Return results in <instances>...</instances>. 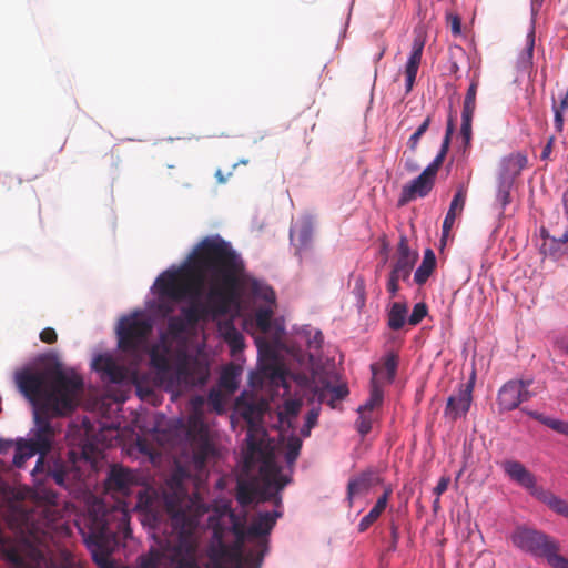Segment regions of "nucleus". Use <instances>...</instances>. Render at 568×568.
Instances as JSON below:
<instances>
[{
    "label": "nucleus",
    "mask_w": 568,
    "mask_h": 568,
    "mask_svg": "<svg viewBox=\"0 0 568 568\" xmlns=\"http://www.w3.org/2000/svg\"><path fill=\"white\" fill-rule=\"evenodd\" d=\"M20 392L33 406L34 426L26 439L39 455L32 474L45 473L48 465L57 457L47 455L55 437L61 433L60 424L53 418L68 416L78 407L84 390L83 378L73 369L67 371L60 364L43 368H23L16 374Z\"/></svg>",
    "instance_id": "1"
},
{
    "label": "nucleus",
    "mask_w": 568,
    "mask_h": 568,
    "mask_svg": "<svg viewBox=\"0 0 568 568\" xmlns=\"http://www.w3.org/2000/svg\"><path fill=\"white\" fill-rule=\"evenodd\" d=\"M245 264L231 243L220 235L203 239L187 263L176 271H165L155 282L161 298L181 302L197 298L204 282L210 283L209 298L223 313L233 296L235 274H244Z\"/></svg>",
    "instance_id": "2"
},
{
    "label": "nucleus",
    "mask_w": 568,
    "mask_h": 568,
    "mask_svg": "<svg viewBox=\"0 0 568 568\" xmlns=\"http://www.w3.org/2000/svg\"><path fill=\"white\" fill-rule=\"evenodd\" d=\"M281 508L257 513L246 527L245 514L227 509L213 527L215 542L209 549L211 568H260L268 550L270 535Z\"/></svg>",
    "instance_id": "3"
},
{
    "label": "nucleus",
    "mask_w": 568,
    "mask_h": 568,
    "mask_svg": "<svg viewBox=\"0 0 568 568\" xmlns=\"http://www.w3.org/2000/svg\"><path fill=\"white\" fill-rule=\"evenodd\" d=\"M165 504L175 534L140 556V568H200L195 535L199 516L193 510L191 500L178 487L174 496L165 498Z\"/></svg>",
    "instance_id": "4"
},
{
    "label": "nucleus",
    "mask_w": 568,
    "mask_h": 568,
    "mask_svg": "<svg viewBox=\"0 0 568 568\" xmlns=\"http://www.w3.org/2000/svg\"><path fill=\"white\" fill-rule=\"evenodd\" d=\"M258 467L260 481L240 480L236 487V500L243 507L253 503L260 504L272 501L276 508L282 507L281 491L290 483V477L282 474L281 467L276 464L274 454L265 456H253L251 460L247 453L244 454V470L250 473Z\"/></svg>",
    "instance_id": "5"
},
{
    "label": "nucleus",
    "mask_w": 568,
    "mask_h": 568,
    "mask_svg": "<svg viewBox=\"0 0 568 568\" xmlns=\"http://www.w3.org/2000/svg\"><path fill=\"white\" fill-rule=\"evenodd\" d=\"M98 454L99 450L92 443H85L79 449H70L65 457L59 455L52 459L48 465V477L65 490H78L84 477L80 463H93Z\"/></svg>",
    "instance_id": "6"
},
{
    "label": "nucleus",
    "mask_w": 568,
    "mask_h": 568,
    "mask_svg": "<svg viewBox=\"0 0 568 568\" xmlns=\"http://www.w3.org/2000/svg\"><path fill=\"white\" fill-rule=\"evenodd\" d=\"M510 539L516 548L534 557L545 558L552 568H568V559L559 555L558 541L547 534L527 526H517Z\"/></svg>",
    "instance_id": "7"
},
{
    "label": "nucleus",
    "mask_w": 568,
    "mask_h": 568,
    "mask_svg": "<svg viewBox=\"0 0 568 568\" xmlns=\"http://www.w3.org/2000/svg\"><path fill=\"white\" fill-rule=\"evenodd\" d=\"M80 531L98 567L115 568L110 560V550L115 539V531L109 524V515L90 513L85 518L84 527L80 528Z\"/></svg>",
    "instance_id": "8"
},
{
    "label": "nucleus",
    "mask_w": 568,
    "mask_h": 568,
    "mask_svg": "<svg viewBox=\"0 0 568 568\" xmlns=\"http://www.w3.org/2000/svg\"><path fill=\"white\" fill-rule=\"evenodd\" d=\"M455 131V119L453 114L448 116L445 136L440 150L433 162L427 165L424 171L415 178L409 184L402 189L399 204H406L416 197H425L429 194L435 184V179L439 168L442 166L449 149L450 139Z\"/></svg>",
    "instance_id": "9"
},
{
    "label": "nucleus",
    "mask_w": 568,
    "mask_h": 568,
    "mask_svg": "<svg viewBox=\"0 0 568 568\" xmlns=\"http://www.w3.org/2000/svg\"><path fill=\"white\" fill-rule=\"evenodd\" d=\"M500 465L505 474L513 481L531 490V494L551 510L568 518V503L549 490L537 488L535 476L520 462L507 459Z\"/></svg>",
    "instance_id": "10"
},
{
    "label": "nucleus",
    "mask_w": 568,
    "mask_h": 568,
    "mask_svg": "<svg viewBox=\"0 0 568 568\" xmlns=\"http://www.w3.org/2000/svg\"><path fill=\"white\" fill-rule=\"evenodd\" d=\"M263 414V403H247L241 408V416L247 424L245 453H247L248 460L253 456L263 457L265 454H273L268 446L264 444L266 432L262 426Z\"/></svg>",
    "instance_id": "11"
},
{
    "label": "nucleus",
    "mask_w": 568,
    "mask_h": 568,
    "mask_svg": "<svg viewBox=\"0 0 568 568\" xmlns=\"http://www.w3.org/2000/svg\"><path fill=\"white\" fill-rule=\"evenodd\" d=\"M152 323L140 314L123 317L118 326L119 348L128 353L140 351L152 332Z\"/></svg>",
    "instance_id": "12"
},
{
    "label": "nucleus",
    "mask_w": 568,
    "mask_h": 568,
    "mask_svg": "<svg viewBox=\"0 0 568 568\" xmlns=\"http://www.w3.org/2000/svg\"><path fill=\"white\" fill-rule=\"evenodd\" d=\"M242 277H243V274H235V286L233 288V296H232L231 301L227 303L225 312L220 313L214 310V305L209 298V293L206 294V303L205 304H203V305L196 304V305H192L190 307H184L182 310L181 317L185 320L186 326L194 325L201 318H204L209 315H211L212 317H219V316L226 315L230 312L232 305L236 304L239 301Z\"/></svg>",
    "instance_id": "13"
},
{
    "label": "nucleus",
    "mask_w": 568,
    "mask_h": 568,
    "mask_svg": "<svg viewBox=\"0 0 568 568\" xmlns=\"http://www.w3.org/2000/svg\"><path fill=\"white\" fill-rule=\"evenodd\" d=\"M92 368L98 372L101 379L112 384H122L131 379L130 369L119 363L111 354H99L92 361Z\"/></svg>",
    "instance_id": "14"
},
{
    "label": "nucleus",
    "mask_w": 568,
    "mask_h": 568,
    "mask_svg": "<svg viewBox=\"0 0 568 568\" xmlns=\"http://www.w3.org/2000/svg\"><path fill=\"white\" fill-rule=\"evenodd\" d=\"M531 381H509L498 392L497 402L503 410H513L517 408L520 403L528 400L531 394L528 387Z\"/></svg>",
    "instance_id": "15"
},
{
    "label": "nucleus",
    "mask_w": 568,
    "mask_h": 568,
    "mask_svg": "<svg viewBox=\"0 0 568 568\" xmlns=\"http://www.w3.org/2000/svg\"><path fill=\"white\" fill-rule=\"evenodd\" d=\"M473 400V384H460L456 394L447 398L444 416L452 422L467 415Z\"/></svg>",
    "instance_id": "16"
},
{
    "label": "nucleus",
    "mask_w": 568,
    "mask_h": 568,
    "mask_svg": "<svg viewBox=\"0 0 568 568\" xmlns=\"http://www.w3.org/2000/svg\"><path fill=\"white\" fill-rule=\"evenodd\" d=\"M136 484L135 474L122 466L113 465L105 479V488L108 491L118 493L121 495H128L133 485Z\"/></svg>",
    "instance_id": "17"
},
{
    "label": "nucleus",
    "mask_w": 568,
    "mask_h": 568,
    "mask_svg": "<svg viewBox=\"0 0 568 568\" xmlns=\"http://www.w3.org/2000/svg\"><path fill=\"white\" fill-rule=\"evenodd\" d=\"M163 379L168 381V387L170 389L178 392L197 384L193 368L185 362L178 364L174 369L170 368L166 377H163Z\"/></svg>",
    "instance_id": "18"
},
{
    "label": "nucleus",
    "mask_w": 568,
    "mask_h": 568,
    "mask_svg": "<svg viewBox=\"0 0 568 568\" xmlns=\"http://www.w3.org/2000/svg\"><path fill=\"white\" fill-rule=\"evenodd\" d=\"M425 47V37L422 33L415 36L412 52L408 57V61L405 68L406 77V91L409 92L413 89L418 68L420 65L423 50Z\"/></svg>",
    "instance_id": "19"
},
{
    "label": "nucleus",
    "mask_w": 568,
    "mask_h": 568,
    "mask_svg": "<svg viewBox=\"0 0 568 568\" xmlns=\"http://www.w3.org/2000/svg\"><path fill=\"white\" fill-rule=\"evenodd\" d=\"M416 260L417 254L410 251L407 239L402 236L397 244V258L393 270L402 275L403 281H406L410 275Z\"/></svg>",
    "instance_id": "20"
},
{
    "label": "nucleus",
    "mask_w": 568,
    "mask_h": 568,
    "mask_svg": "<svg viewBox=\"0 0 568 568\" xmlns=\"http://www.w3.org/2000/svg\"><path fill=\"white\" fill-rule=\"evenodd\" d=\"M466 196H467V192L464 187H459L457 190V192L455 193V195L450 202L448 212L446 213V216L443 222L442 241H444L449 235V232L454 226L456 217L459 214H462L464 206H465Z\"/></svg>",
    "instance_id": "21"
},
{
    "label": "nucleus",
    "mask_w": 568,
    "mask_h": 568,
    "mask_svg": "<svg viewBox=\"0 0 568 568\" xmlns=\"http://www.w3.org/2000/svg\"><path fill=\"white\" fill-rule=\"evenodd\" d=\"M0 550L2 557L14 568H27L18 544L0 529Z\"/></svg>",
    "instance_id": "22"
},
{
    "label": "nucleus",
    "mask_w": 568,
    "mask_h": 568,
    "mask_svg": "<svg viewBox=\"0 0 568 568\" xmlns=\"http://www.w3.org/2000/svg\"><path fill=\"white\" fill-rule=\"evenodd\" d=\"M373 486V474L371 471H363L348 480L346 499L348 506L353 505L356 496L365 495Z\"/></svg>",
    "instance_id": "23"
},
{
    "label": "nucleus",
    "mask_w": 568,
    "mask_h": 568,
    "mask_svg": "<svg viewBox=\"0 0 568 568\" xmlns=\"http://www.w3.org/2000/svg\"><path fill=\"white\" fill-rule=\"evenodd\" d=\"M392 495V489H386L381 497H378L376 504L374 507L369 510L367 515H365L359 524H358V530L361 532L366 531L382 515V513L385 510L388 499Z\"/></svg>",
    "instance_id": "24"
},
{
    "label": "nucleus",
    "mask_w": 568,
    "mask_h": 568,
    "mask_svg": "<svg viewBox=\"0 0 568 568\" xmlns=\"http://www.w3.org/2000/svg\"><path fill=\"white\" fill-rule=\"evenodd\" d=\"M214 452V446L207 438L201 437L196 440L193 446V464L195 469L202 471Z\"/></svg>",
    "instance_id": "25"
},
{
    "label": "nucleus",
    "mask_w": 568,
    "mask_h": 568,
    "mask_svg": "<svg viewBox=\"0 0 568 568\" xmlns=\"http://www.w3.org/2000/svg\"><path fill=\"white\" fill-rule=\"evenodd\" d=\"M302 402L298 399H287L280 408L277 416L278 423L282 427L293 428L294 419L300 414Z\"/></svg>",
    "instance_id": "26"
},
{
    "label": "nucleus",
    "mask_w": 568,
    "mask_h": 568,
    "mask_svg": "<svg viewBox=\"0 0 568 568\" xmlns=\"http://www.w3.org/2000/svg\"><path fill=\"white\" fill-rule=\"evenodd\" d=\"M169 352L170 351L168 346H153L150 351V364L159 372L162 378L166 377V374L171 368Z\"/></svg>",
    "instance_id": "27"
},
{
    "label": "nucleus",
    "mask_w": 568,
    "mask_h": 568,
    "mask_svg": "<svg viewBox=\"0 0 568 568\" xmlns=\"http://www.w3.org/2000/svg\"><path fill=\"white\" fill-rule=\"evenodd\" d=\"M436 266V256L433 250L427 248L424 253L422 264L418 266L414 274V281L418 285H423L427 282Z\"/></svg>",
    "instance_id": "28"
},
{
    "label": "nucleus",
    "mask_w": 568,
    "mask_h": 568,
    "mask_svg": "<svg viewBox=\"0 0 568 568\" xmlns=\"http://www.w3.org/2000/svg\"><path fill=\"white\" fill-rule=\"evenodd\" d=\"M408 307L406 303L394 302L387 314V324L392 331L400 329L407 317Z\"/></svg>",
    "instance_id": "29"
},
{
    "label": "nucleus",
    "mask_w": 568,
    "mask_h": 568,
    "mask_svg": "<svg viewBox=\"0 0 568 568\" xmlns=\"http://www.w3.org/2000/svg\"><path fill=\"white\" fill-rule=\"evenodd\" d=\"M373 378L371 381V394L369 398L358 407V409L371 413L374 408L378 407L383 403V389L376 382V366L372 365Z\"/></svg>",
    "instance_id": "30"
},
{
    "label": "nucleus",
    "mask_w": 568,
    "mask_h": 568,
    "mask_svg": "<svg viewBox=\"0 0 568 568\" xmlns=\"http://www.w3.org/2000/svg\"><path fill=\"white\" fill-rule=\"evenodd\" d=\"M546 253L554 257H559L568 253V230L559 237H547L542 244Z\"/></svg>",
    "instance_id": "31"
},
{
    "label": "nucleus",
    "mask_w": 568,
    "mask_h": 568,
    "mask_svg": "<svg viewBox=\"0 0 568 568\" xmlns=\"http://www.w3.org/2000/svg\"><path fill=\"white\" fill-rule=\"evenodd\" d=\"M248 288L255 297L265 301L268 305H275V292L271 286L253 278L248 282Z\"/></svg>",
    "instance_id": "32"
},
{
    "label": "nucleus",
    "mask_w": 568,
    "mask_h": 568,
    "mask_svg": "<svg viewBox=\"0 0 568 568\" xmlns=\"http://www.w3.org/2000/svg\"><path fill=\"white\" fill-rule=\"evenodd\" d=\"M37 454L38 452L26 439H20L17 443L16 453L13 456V465L17 468H22L26 462Z\"/></svg>",
    "instance_id": "33"
},
{
    "label": "nucleus",
    "mask_w": 568,
    "mask_h": 568,
    "mask_svg": "<svg viewBox=\"0 0 568 568\" xmlns=\"http://www.w3.org/2000/svg\"><path fill=\"white\" fill-rule=\"evenodd\" d=\"M274 314V305H266L255 311L254 320L257 328L262 333H267L271 328V321Z\"/></svg>",
    "instance_id": "34"
},
{
    "label": "nucleus",
    "mask_w": 568,
    "mask_h": 568,
    "mask_svg": "<svg viewBox=\"0 0 568 568\" xmlns=\"http://www.w3.org/2000/svg\"><path fill=\"white\" fill-rule=\"evenodd\" d=\"M239 375V371L235 366L231 365L225 367L220 376V386L231 393L234 392L237 388Z\"/></svg>",
    "instance_id": "35"
},
{
    "label": "nucleus",
    "mask_w": 568,
    "mask_h": 568,
    "mask_svg": "<svg viewBox=\"0 0 568 568\" xmlns=\"http://www.w3.org/2000/svg\"><path fill=\"white\" fill-rule=\"evenodd\" d=\"M529 416L548 426L552 430L568 436V422L550 418L537 412H529Z\"/></svg>",
    "instance_id": "36"
},
{
    "label": "nucleus",
    "mask_w": 568,
    "mask_h": 568,
    "mask_svg": "<svg viewBox=\"0 0 568 568\" xmlns=\"http://www.w3.org/2000/svg\"><path fill=\"white\" fill-rule=\"evenodd\" d=\"M224 338L229 343L233 352L243 349L244 337L232 324H227L225 326Z\"/></svg>",
    "instance_id": "37"
},
{
    "label": "nucleus",
    "mask_w": 568,
    "mask_h": 568,
    "mask_svg": "<svg viewBox=\"0 0 568 568\" xmlns=\"http://www.w3.org/2000/svg\"><path fill=\"white\" fill-rule=\"evenodd\" d=\"M477 88H478L477 81H471V83L466 92L465 99H464L462 114L474 115L475 110H476Z\"/></svg>",
    "instance_id": "38"
},
{
    "label": "nucleus",
    "mask_w": 568,
    "mask_h": 568,
    "mask_svg": "<svg viewBox=\"0 0 568 568\" xmlns=\"http://www.w3.org/2000/svg\"><path fill=\"white\" fill-rule=\"evenodd\" d=\"M432 122V116L428 115L426 119L422 122V124L417 128V130L409 136L407 141V145L410 149V151L415 152L420 138L425 134V132L429 129Z\"/></svg>",
    "instance_id": "39"
},
{
    "label": "nucleus",
    "mask_w": 568,
    "mask_h": 568,
    "mask_svg": "<svg viewBox=\"0 0 568 568\" xmlns=\"http://www.w3.org/2000/svg\"><path fill=\"white\" fill-rule=\"evenodd\" d=\"M302 448V440L296 437L292 436L288 438L286 444V452H285V460L287 464H294L300 455V450Z\"/></svg>",
    "instance_id": "40"
},
{
    "label": "nucleus",
    "mask_w": 568,
    "mask_h": 568,
    "mask_svg": "<svg viewBox=\"0 0 568 568\" xmlns=\"http://www.w3.org/2000/svg\"><path fill=\"white\" fill-rule=\"evenodd\" d=\"M265 374L270 377L273 384L286 387V372L283 366L277 364L270 365L265 368Z\"/></svg>",
    "instance_id": "41"
},
{
    "label": "nucleus",
    "mask_w": 568,
    "mask_h": 568,
    "mask_svg": "<svg viewBox=\"0 0 568 568\" xmlns=\"http://www.w3.org/2000/svg\"><path fill=\"white\" fill-rule=\"evenodd\" d=\"M186 322L181 316H171L168 320V333L174 338H178L186 331Z\"/></svg>",
    "instance_id": "42"
},
{
    "label": "nucleus",
    "mask_w": 568,
    "mask_h": 568,
    "mask_svg": "<svg viewBox=\"0 0 568 568\" xmlns=\"http://www.w3.org/2000/svg\"><path fill=\"white\" fill-rule=\"evenodd\" d=\"M358 419L356 420V429L364 437L372 430L373 418L371 413L358 409Z\"/></svg>",
    "instance_id": "43"
},
{
    "label": "nucleus",
    "mask_w": 568,
    "mask_h": 568,
    "mask_svg": "<svg viewBox=\"0 0 568 568\" xmlns=\"http://www.w3.org/2000/svg\"><path fill=\"white\" fill-rule=\"evenodd\" d=\"M506 162L508 170L514 174H518L527 165V156L520 153L513 154Z\"/></svg>",
    "instance_id": "44"
},
{
    "label": "nucleus",
    "mask_w": 568,
    "mask_h": 568,
    "mask_svg": "<svg viewBox=\"0 0 568 568\" xmlns=\"http://www.w3.org/2000/svg\"><path fill=\"white\" fill-rule=\"evenodd\" d=\"M473 118L474 115L462 114V126H460V135L465 142V145H468L473 135Z\"/></svg>",
    "instance_id": "45"
},
{
    "label": "nucleus",
    "mask_w": 568,
    "mask_h": 568,
    "mask_svg": "<svg viewBox=\"0 0 568 568\" xmlns=\"http://www.w3.org/2000/svg\"><path fill=\"white\" fill-rule=\"evenodd\" d=\"M427 305L425 303H417L414 305L413 312L408 317V323L413 326L418 325L427 315Z\"/></svg>",
    "instance_id": "46"
},
{
    "label": "nucleus",
    "mask_w": 568,
    "mask_h": 568,
    "mask_svg": "<svg viewBox=\"0 0 568 568\" xmlns=\"http://www.w3.org/2000/svg\"><path fill=\"white\" fill-rule=\"evenodd\" d=\"M398 366V356L395 354H388L384 359V369L386 371V377L388 382L395 378Z\"/></svg>",
    "instance_id": "47"
},
{
    "label": "nucleus",
    "mask_w": 568,
    "mask_h": 568,
    "mask_svg": "<svg viewBox=\"0 0 568 568\" xmlns=\"http://www.w3.org/2000/svg\"><path fill=\"white\" fill-rule=\"evenodd\" d=\"M567 109H560V106L557 105V102L554 99V101H552L554 126H555L556 132H558V133H561L564 130V124H565L564 112Z\"/></svg>",
    "instance_id": "48"
},
{
    "label": "nucleus",
    "mask_w": 568,
    "mask_h": 568,
    "mask_svg": "<svg viewBox=\"0 0 568 568\" xmlns=\"http://www.w3.org/2000/svg\"><path fill=\"white\" fill-rule=\"evenodd\" d=\"M318 418V412L316 409H311L306 415L305 426L302 430L304 436L310 435L311 428H313L316 425Z\"/></svg>",
    "instance_id": "49"
},
{
    "label": "nucleus",
    "mask_w": 568,
    "mask_h": 568,
    "mask_svg": "<svg viewBox=\"0 0 568 568\" xmlns=\"http://www.w3.org/2000/svg\"><path fill=\"white\" fill-rule=\"evenodd\" d=\"M40 339L47 344H53L58 339L57 332L52 327H45L40 333Z\"/></svg>",
    "instance_id": "50"
},
{
    "label": "nucleus",
    "mask_w": 568,
    "mask_h": 568,
    "mask_svg": "<svg viewBox=\"0 0 568 568\" xmlns=\"http://www.w3.org/2000/svg\"><path fill=\"white\" fill-rule=\"evenodd\" d=\"M497 197L501 207L505 209L511 201L509 186H500Z\"/></svg>",
    "instance_id": "51"
},
{
    "label": "nucleus",
    "mask_w": 568,
    "mask_h": 568,
    "mask_svg": "<svg viewBox=\"0 0 568 568\" xmlns=\"http://www.w3.org/2000/svg\"><path fill=\"white\" fill-rule=\"evenodd\" d=\"M332 393V399L341 400L346 397L348 389L345 385L334 386L329 389Z\"/></svg>",
    "instance_id": "52"
},
{
    "label": "nucleus",
    "mask_w": 568,
    "mask_h": 568,
    "mask_svg": "<svg viewBox=\"0 0 568 568\" xmlns=\"http://www.w3.org/2000/svg\"><path fill=\"white\" fill-rule=\"evenodd\" d=\"M118 528H123V535L124 537H129V535L131 534V530L129 528V517H128V514L125 511H121L120 513V519H119V525H118Z\"/></svg>",
    "instance_id": "53"
},
{
    "label": "nucleus",
    "mask_w": 568,
    "mask_h": 568,
    "mask_svg": "<svg viewBox=\"0 0 568 568\" xmlns=\"http://www.w3.org/2000/svg\"><path fill=\"white\" fill-rule=\"evenodd\" d=\"M449 481V477H440V479L438 480L437 485L434 488V494L436 496H440L442 494H444L448 488Z\"/></svg>",
    "instance_id": "54"
},
{
    "label": "nucleus",
    "mask_w": 568,
    "mask_h": 568,
    "mask_svg": "<svg viewBox=\"0 0 568 568\" xmlns=\"http://www.w3.org/2000/svg\"><path fill=\"white\" fill-rule=\"evenodd\" d=\"M554 143H555V136H549L546 145L544 146L542 149V152H541V160H547L549 159V155L550 153L552 152V148H554Z\"/></svg>",
    "instance_id": "55"
},
{
    "label": "nucleus",
    "mask_w": 568,
    "mask_h": 568,
    "mask_svg": "<svg viewBox=\"0 0 568 568\" xmlns=\"http://www.w3.org/2000/svg\"><path fill=\"white\" fill-rule=\"evenodd\" d=\"M323 344V334L322 332L317 331L314 335V337L308 342L310 347L320 349Z\"/></svg>",
    "instance_id": "56"
},
{
    "label": "nucleus",
    "mask_w": 568,
    "mask_h": 568,
    "mask_svg": "<svg viewBox=\"0 0 568 568\" xmlns=\"http://www.w3.org/2000/svg\"><path fill=\"white\" fill-rule=\"evenodd\" d=\"M390 531H392V546H390V548L395 549L396 545H397V541H398V538H399L398 527L395 524H392L390 525Z\"/></svg>",
    "instance_id": "57"
},
{
    "label": "nucleus",
    "mask_w": 568,
    "mask_h": 568,
    "mask_svg": "<svg viewBox=\"0 0 568 568\" xmlns=\"http://www.w3.org/2000/svg\"><path fill=\"white\" fill-rule=\"evenodd\" d=\"M310 239H311V231L308 227L305 226L300 231V240L303 245H306L308 243Z\"/></svg>",
    "instance_id": "58"
},
{
    "label": "nucleus",
    "mask_w": 568,
    "mask_h": 568,
    "mask_svg": "<svg viewBox=\"0 0 568 568\" xmlns=\"http://www.w3.org/2000/svg\"><path fill=\"white\" fill-rule=\"evenodd\" d=\"M387 291L389 292L392 297H395L399 291V283L388 281L387 282Z\"/></svg>",
    "instance_id": "59"
},
{
    "label": "nucleus",
    "mask_w": 568,
    "mask_h": 568,
    "mask_svg": "<svg viewBox=\"0 0 568 568\" xmlns=\"http://www.w3.org/2000/svg\"><path fill=\"white\" fill-rule=\"evenodd\" d=\"M452 31L454 34L460 33V19L457 16L452 19Z\"/></svg>",
    "instance_id": "60"
},
{
    "label": "nucleus",
    "mask_w": 568,
    "mask_h": 568,
    "mask_svg": "<svg viewBox=\"0 0 568 568\" xmlns=\"http://www.w3.org/2000/svg\"><path fill=\"white\" fill-rule=\"evenodd\" d=\"M400 280H402V275L399 273H397L396 271L392 270L388 281L399 283Z\"/></svg>",
    "instance_id": "61"
},
{
    "label": "nucleus",
    "mask_w": 568,
    "mask_h": 568,
    "mask_svg": "<svg viewBox=\"0 0 568 568\" xmlns=\"http://www.w3.org/2000/svg\"><path fill=\"white\" fill-rule=\"evenodd\" d=\"M11 446H12V442L0 439V452L3 453Z\"/></svg>",
    "instance_id": "62"
},
{
    "label": "nucleus",
    "mask_w": 568,
    "mask_h": 568,
    "mask_svg": "<svg viewBox=\"0 0 568 568\" xmlns=\"http://www.w3.org/2000/svg\"><path fill=\"white\" fill-rule=\"evenodd\" d=\"M160 310L164 313V314H169L173 311L172 306L168 305V304H164L162 303L160 305Z\"/></svg>",
    "instance_id": "63"
},
{
    "label": "nucleus",
    "mask_w": 568,
    "mask_h": 568,
    "mask_svg": "<svg viewBox=\"0 0 568 568\" xmlns=\"http://www.w3.org/2000/svg\"><path fill=\"white\" fill-rule=\"evenodd\" d=\"M405 165L409 172H414L418 169L417 164H415L414 162H410V161H407Z\"/></svg>",
    "instance_id": "64"
}]
</instances>
